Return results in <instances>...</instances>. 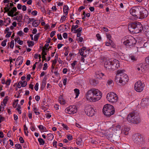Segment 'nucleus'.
I'll return each instance as SVG.
<instances>
[{
    "instance_id": "nucleus-1",
    "label": "nucleus",
    "mask_w": 149,
    "mask_h": 149,
    "mask_svg": "<svg viewBox=\"0 0 149 149\" xmlns=\"http://www.w3.org/2000/svg\"><path fill=\"white\" fill-rule=\"evenodd\" d=\"M87 100L91 102H95L100 100L102 97V92L98 89L92 88L88 90L85 94Z\"/></svg>"
},
{
    "instance_id": "nucleus-2",
    "label": "nucleus",
    "mask_w": 149,
    "mask_h": 149,
    "mask_svg": "<svg viewBox=\"0 0 149 149\" xmlns=\"http://www.w3.org/2000/svg\"><path fill=\"white\" fill-rule=\"evenodd\" d=\"M102 58L104 61V66L107 70L113 71L118 69L120 67L119 61L116 59H110L106 57H102Z\"/></svg>"
},
{
    "instance_id": "nucleus-3",
    "label": "nucleus",
    "mask_w": 149,
    "mask_h": 149,
    "mask_svg": "<svg viewBox=\"0 0 149 149\" xmlns=\"http://www.w3.org/2000/svg\"><path fill=\"white\" fill-rule=\"evenodd\" d=\"M128 80V76L123 72L122 70H118L115 77V81L117 83H119L122 85L126 83Z\"/></svg>"
},
{
    "instance_id": "nucleus-4",
    "label": "nucleus",
    "mask_w": 149,
    "mask_h": 149,
    "mask_svg": "<svg viewBox=\"0 0 149 149\" xmlns=\"http://www.w3.org/2000/svg\"><path fill=\"white\" fill-rule=\"evenodd\" d=\"M128 27L129 31L136 33H139L143 29L142 26L141 24L137 22L130 24L128 25Z\"/></svg>"
},
{
    "instance_id": "nucleus-5",
    "label": "nucleus",
    "mask_w": 149,
    "mask_h": 149,
    "mask_svg": "<svg viewBox=\"0 0 149 149\" xmlns=\"http://www.w3.org/2000/svg\"><path fill=\"white\" fill-rule=\"evenodd\" d=\"M127 120L130 123L137 124L141 122V118L139 114L132 112L129 114L127 116Z\"/></svg>"
},
{
    "instance_id": "nucleus-6",
    "label": "nucleus",
    "mask_w": 149,
    "mask_h": 149,
    "mask_svg": "<svg viewBox=\"0 0 149 149\" xmlns=\"http://www.w3.org/2000/svg\"><path fill=\"white\" fill-rule=\"evenodd\" d=\"M115 112L114 107L109 104L105 105L103 109V112L104 114L107 116L109 117L113 115Z\"/></svg>"
},
{
    "instance_id": "nucleus-7",
    "label": "nucleus",
    "mask_w": 149,
    "mask_h": 149,
    "mask_svg": "<svg viewBox=\"0 0 149 149\" xmlns=\"http://www.w3.org/2000/svg\"><path fill=\"white\" fill-rule=\"evenodd\" d=\"M136 39L133 37L130 36L123 42V44L127 48H132L136 43Z\"/></svg>"
},
{
    "instance_id": "nucleus-8",
    "label": "nucleus",
    "mask_w": 149,
    "mask_h": 149,
    "mask_svg": "<svg viewBox=\"0 0 149 149\" xmlns=\"http://www.w3.org/2000/svg\"><path fill=\"white\" fill-rule=\"evenodd\" d=\"M106 98L109 102L112 104L116 103L118 100L117 95L113 92L108 93L107 95Z\"/></svg>"
},
{
    "instance_id": "nucleus-9",
    "label": "nucleus",
    "mask_w": 149,
    "mask_h": 149,
    "mask_svg": "<svg viewBox=\"0 0 149 149\" xmlns=\"http://www.w3.org/2000/svg\"><path fill=\"white\" fill-rule=\"evenodd\" d=\"M144 86V84L141 81H138L135 84L134 89L137 92H141L143 91Z\"/></svg>"
},
{
    "instance_id": "nucleus-10",
    "label": "nucleus",
    "mask_w": 149,
    "mask_h": 149,
    "mask_svg": "<svg viewBox=\"0 0 149 149\" xmlns=\"http://www.w3.org/2000/svg\"><path fill=\"white\" fill-rule=\"evenodd\" d=\"M85 111L87 115L89 116H93L95 112L94 109L90 105L86 106L85 109Z\"/></svg>"
},
{
    "instance_id": "nucleus-11",
    "label": "nucleus",
    "mask_w": 149,
    "mask_h": 149,
    "mask_svg": "<svg viewBox=\"0 0 149 149\" xmlns=\"http://www.w3.org/2000/svg\"><path fill=\"white\" fill-rule=\"evenodd\" d=\"M133 141L135 143L140 144L143 142V138L141 135L135 134L134 135Z\"/></svg>"
},
{
    "instance_id": "nucleus-12",
    "label": "nucleus",
    "mask_w": 149,
    "mask_h": 149,
    "mask_svg": "<svg viewBox=\"0 0 149 149\" xmlns=\"http://www.w3.org/2000/svg\"><path fill=\"white\" fill-rule=\"evenodd\" d=\"M141 10L139 11L140 14L139 17L137 18L140 19H143L144 18L146 17L148 15V11L145 8H140Z\"/></svg>"
},
{
    "instance_id": "nucleus-13",
    "label": "nucleus",
    "mask_w": 149,
    "mask_h": 149,
    "mask_svg": "<svg viewBox=\"0 0 149 149\" xmlns=\"http://www.w3.org/2000/svg\"><path fill=\"white\" fill-rule=\"evenodd\" d=\"M130 13L135 17L137 18L139 16L138 13L139 12V9L136 7H133L130 10Z\"/></svg>"
},
{
    "instance_id": "nucleus-14",
    "label": "nucleus",
    "mask_w": 149,
    "mask_h": 149,
    "mask_svg": "<svg viewBox=\"0 0 149 149\" xmlns=\"http://www.w3.org/2000/svg\"><path fill=\"white\" fill-rule=\"evenodd\" d=\"M66 113H76L77 111V109L75 106H71L66 108L65 110Z\"/></svg>"
},
{
    "instance_id": "nucleus-15",
    "label": "nucleus",
    "mask_w": 149,
    "mask_h": 149,
    "mask_svg": "<svg viewBox=\"0 0 149 149\" xmlns=\"http://www.w3.org/2000/svg\"><path fill=\"white\" fill-rule=\"evenodd\" d=\"M76 143L78 146L80 147H82L84 146V143L81 138L78 137L77 139Z\"/></svg>"
},
{
    "instance_id": "nucleus-16",
    "label": "nucleus",
    "mask_w": 149,
    "mask_h": 149,
    "mask_svg": "<svg viewBox=\"0 0 149 149\" xmlns=\"http://www.w3.org/2000/svg\"><path fill=\"white\" fill-rule=\"evenodd\" d=\"M95 74L96 78L99 79H102L103 77L104 76V73L99 71L96 72Z\"/></svg>"
},
{
    "instance_id": "nucleus-17",
    "label": "nucleus",
    "mask_w": 149,
    "mask_h": 149,
    "mask_svg": "<svg viewBox=\"0 0 149 149\" xmlns=\"http://www.w3.org/2000/svg\"><path fill=\"white\" fill-rule=\"evenodd\" d=\"M17 10V8L16 7H13L12 8L9 10L8 12V15L9 16L11 17L13 16V14L15 12H16Z\"/></svg>"
},
{
    "instance_id": "nucleus-18",
    "label": "nucleus",
    "mask_w": 149,
    "mask_h": 149,
    "mask_svg": "<svg viewBox=\"0 0 149 149\" xmlns=\"http://www.w3.org/2000/svg\"><path fill=\"white\" fill-rule=\"evenodd\" d=\"M130 130V128L129 127L127 126H124L122 132L125 135H127Z\"/></svg>"
},
{
    "instance_id": "nucleus-19",
    "label": "nucleus",
    "mask_w": 149,
    "mask_h": 149,
    "mask_svg": "<svg viewBox=\"0 0 149 149\" xmlns=\"http://www.w3.org/2000/svg\"><path fill=\"white\" fill-rule=\"evenodd\" d=\"M23 58L22 56H19L17 58L16 61V63H18V65H20L22 63H23Z\"/></svg>"
},
{
    "instance_id": "nucleus-20",
    "label": "nucleus",
    "mask_w": 149,
    "mask_h": 149,
    "mask_svg": "<svg viewBox=\"0 0 149 149\" xmlns=\"http://www.w3.org/2000/svg\"><path fill=\"white\" fill-rule=\"evenodd\" d=\"M59 102L61 104L65 105L66 104V100L63 98L62 96H60L59 97Z\"/></svg>"
},
{
    "instance_id": "nucleus-21",
    "label": "nucleus",
    "mask_w": 149,
    "mask_h": 149,
    "mask_svg": "<svg viewBox=\"0 0 149 149\" xmlns=\"http://www.w3.org/2000/svg\"><path fill=\"white\" fill-rule=\"evenodd\" d=\"M68 7L67 6L64 5L63 6V12L64 14L67 15L68 13Z\"/></svg>"
},
{
    "instance_id": "nucleus-22",
    "label": "nucleus",
    "mask_w": 149,
    "mask_h": 149,
    "mask_svg": "<svg viewBox=\"0 0 149 149\" xmlns=\"http://www.w3.org/2000/svg\"><path fill=\"white\" fill-rule=\"evenodd\" d=\"M40 23V21H38V20H36L33 22L32 24V25L34 27H37L39 25Z\"/></svg>"
},
{
    "instance_id": "nucleus-23",
    "label": "nucleus",
    "mask_w": 149,
    "mask_h": 149,
    "mask_svg": "<svg viewBox=\"0 0 149 149\" xmlns=\"http://www.w3.org/2000/svg\"><path fill=\"white\" fill-rule=\"evenodd\" d=\"M40 130L41 132H46L47 131L46 128L42 125H40L38 127Z\"/></svg>"
},
{
    "instance_id": "nucleus-24",
    "label": "nucleus",
    "mask_w": 149,
    "mask_h": 149,
    "mask_svg": "<svg viewBox=\"0 0 149 149\" xmlns=\"http://www.w3.org/2000/svg\"><path fill=\"white\" fill-rule=\"evenodd\" d=\"M38 111V109L35 106H34L33 109V111L34 112L36 115H38L40 114V112Z\"/></svg>"
},
{
    "instance_id": "nucleus-25",
    "label": "nucleus",
    "mask_w": 149,
    "mask_h": 149,
    "mask_svg": "<svg viewBox=\"0 0 149 149\" xmlns=\"http://www.w3.org/2000/svg\"><path fill=\"white\" fill-rule=\"evenodd\" d=\"M47 138L48 140L51 141L54 138V136L52 134H47Z\"/></svg>"
},
{
    "instance_id": "nucleus-26",
    "label": "nucleus",
    "mask_w": 149,
    "mask_h": 149,
    "mask_svg": "<svg viewBox=\"0 0 149 149\" xmlns=\"http://www.w3.org/2000/svg\"><path fill=\"white\" fill-rule=\"evenodd\" d=\"M8 45H9V46L8 47V48L9 47L11 48V49H13V48L14 45V41L13 40H11L10 43H9Z\"/></svg>"
},
{
    "instance_id": "nucleus-27",
    "label": "nucleus",
    "mask_w": 149,
    "mask_h": 149,
    "mask_svg": "<svg viewBox=\"0 0 149 149\" xmlns=\"http://www.w3.org/2000/svg\"><path fill=\"white\" fill-rule=\"evenodd\" d=\"M38 141L39 142L40 145H43L45 142L42 138H39L38 139Z\"/></svg>"
},
{
    "instance_id": "nucleus-28",
    "label": "nucleus",
    "mask_w": 149,
    "mask_h": 149,
    "mask_svg": "<svg viewBox=\"0 0 149 149\" xmlns=\"http://www.w3.org/2000/svg\"><path fill=\"white\" fill-rule=\"evenodd\" d=\"M67 16L64 14L63 16H62L60 21V22L63 23L65 20Z\"/></svg>"
},
{
    "instance_id": "nucleus-29",
    "label": "nucleus",
    "mask_w": 149,
    "mask_h": 149,
    "mask_svg": "<svg viewBox=\"0 0 149 149\" xmlns=\"http://www.w3.org/2000/svg\"><path fill=\"white\" fill-rule=\"evenodd\" d=\"M74 91L76 95L75 98L77 97L78 96L79 94V90L78 89L75 88L74 89Z\"/></svg>"
},
{
    "instance_id": "nucleus-30",
    "label": "nucleus",
    "mask_w": 149,
    "mask_h": 149,
    "mask_svg": "<svg viewBox=\"0 0 149 149\" xmlns=\"http://www.w3.org/2000/svg\"><path fill=\"white\" fill-rule=\"evenodd\" d=\"M27 43L28 44V46L29 47H32L34 44V42L32 41H28Z\"/></svg>"
},
{
    "instance_id": "nucleus-31",
    "label": "nucleus",
    "mask_w": 149,
    "mask_h": 149,
    "mask_svg": "<svg viewBox=\"0 0 149 149\" xmlns=\"http://www.w3.org/2000/svg\"><path fill=\"white\" fill-rule=\"evenodd\" d=\"M10 7L9 6L8 4H7L6 6L4 8V9L5 11L4 12V13H6V12H7L10 10Z\"/></svg>"
},
{
    "instance_id": "nucleus-32",
    "label": "nucleus",
    "mask_w": 149,
    "mask_h": 149,
    "mask_svg": "<svg viewBox=\"0 0 149 149\" xmlns=\"http://www.w3.org/2000/svg\"><path fill=\"white\" fill-rule=\"evenodd\" d=\"M107 85L109 86H112L113 84V80H109L107 82Z\"/></svg>"
},
{
    "instance_id": "nucleus-33",
    "label": "nucleus",
    "mask_w": 149,
    "mask_h": 149,
    "mask_svg": "<svg viewBox=\"0 0 149 149\" xmlns=\"http://www.w3.org/2000/svg\"><path fill=\"white\" fill-rule=\"evenodd\" d=\"M46 84V79H44L42 80V84H41V87L42 88H44L45 87Z\"/></svg>"
},
{
    "instance_id": "nucleus-34",
    "label": "nucleus",
    "mask_w": 149,
    "mask_h": 149,
    "mask_svg": "<svg viewBox=\"0 0 149 149\" xmlns=\"http://www.w3.org/2000/svg\"><path fill=\"white\" fill-rule=\"evenodd\" d=\"M82 28L81 27H80L77 29L74 30V33H80L81 31Z\"/></svg>"
},
{
    "instance_id": "nucleus-35",
    "label": "nucleus",
    "mask_w": 149,
    "mask_h": 149,
    "mask_svg": "<svg viewBox=\"0 0 149 149\" xmlns=\"http://www.w3.org/2000/svg\"><path fill=\"white\" fill-rule=\"evenodd\" d=\"M39 36H40V34L39 33H38V34H37L35 35L34 36V40L35 41H37L38 40V38H39Z\"/></svg>"
},
{
    "instance_id": "nucleus-36",
    "label": "nucleus",
    "mask_w": 149,
    "mask_h": 149,
    "mask_svg": "<svg viewBox=\"0 0 149 149\" xmlns=\"http://www.w3.org/2000/svg\"><path fill=\"white\" fill-rule=\"evenodd\" d=\"M21 84V86L22 87H25L27 85V82L26 81H20Z\"/></svg>"
},
{
    "instance_id": "nucleus-37",
    "label": "nucleus",
    "mask_w": 149,
    "mask_h": 149,
    "mask_svg": "<svg viewBox=\"0 0 149 149\" xmlns=\"http://www.w3.org/2000/svg\"><path fill=\"white\" fill-rule=\"evenodd\" d=\"M96 81L95 79H92L90 81V83L93 86H95L97 84V83L96 82Z\"/></svg>"
},
{
    "instance_id": "nucleus-38",
    "label": "nucleus",
    "mask_w": 149,
    "mask_h": 149,
    "mask_svg": "<svg viewBox=\"0 0 149 149\" xmlns=\"http://www.w3.org/2000/svg\"><path fill=\"white\" fill-rule=\"evenodd\" d=\"M136 70L139 71V72H143L144 71L143 68L141 67H137L136 68Z\"/></svg>"
},
{
    "instance_id": "nucleus-39",
    "label": "nucleus",
    "mask_w": 149,
    "mask_h": 149,
    "mask_svg": "<svg viewBox=\"0 0 149 149\" xmlns=\"http://www.w3.org/2000/svg\"><path fill=\"white\" fill-rule=\"evenodd\" d=\"M15 147L16 149H22V147L21 145L17 143L15 145Z\"/></svg>"
},
{
    "instance_id": "nucleus-40",
    "label": "nucleus",
    "mask_w": 149,
    "mask_h": 149,
    "mask_svg": "<svg viewBox=\"0 0 149 149\" xmlns=\"http://www.w3.org/2000/svg\"><path fill=\"white\" fill-rule=\"evenodd\" d=\"M112 40H108V41L106 42L105 43V45L107 46H110L111 44V43Z\"/></svg>"
},
{
    "instance_id": "nucleus-41",
    "label": "nucleus",
    "mask_w": 149,
    "mask_h": 149,
    "mask_svg": "<svg viewBox=\"0 0 149 149\" xmlns=\"http://www.w3.org/2000/svg\"><path fill=\"white\" fill-rule=\"evenodd\" d=\"M78 27V26L77 25H72L71 26V31H72L74 29L75 30V29L77 28Z\"/></svg>"
},
{
    "instance_id": "nucleus-42",
    "label": "nucleus",
    "mask_w": 149,
    "mask_h": 149,
    "mask_svg": "<svg viewBox=\"0 0 149 149\" xmlns=\"http://www.w3.org/2000/svg\"><path fill=\"white\" fill-rule=\"evenodd\" d=\"M79 52L80 53V54L82 56H83L84 57H86V54L85 53L84 51H79Z\"/></svg>"
},
{
    "instance_id": "nucleus-43",
    "label": "nucleus",
    "mask_w": 149,
    "mask_h": 149,
    "mask_svg": "<svg viewBox=\"0 0 149 149\" xmlns=\"http://www.w3.org/2000/svg\"><path fill=\"white\" fill-rule=\"evenodd\" d=\"M62 126L63 127V129L66 130H68L69 128L66 125L62 123Z\"/></svg>"
},
{
    "instance_id": "nucleus-44",
    "label": "nucleus",
    "mask_w": 149,
    "mask_h": 149,
    "mask_svg": "<svg viewBox=\"0 0 149 149\" xmlns=\"http://www.w3.org/2000/svg\"><path fill=\"white\" fill-rule=\"evenodd\" d=\"M8 96H6L5 97V98L3 99V104L4 105V106H6V104L8 100Z\"/></svg>"
},
{
    "instance_id": "nucleus-45",
    "label": "nucleus",
    "mask_w": 149,
    "mask_h": 149,
    "mask_svg": "<svg viewBox=\"0 0 149 149\" xmlns=\"http://www.w3.org/2000/svg\"><path fill=\"white\" fill-rule=\"evenodd\" d=\"M21 109V107L19 105H18L17 106V107L16 109L18 111V113L19 114H20L21 113V110H20V109Z\"/></svg>"
},
{
    "instance_id": "nucleus-46",
    "label": "nucleus",
    "mask_w": 149,
    "mask_h": 149,
    "mask_svg": "<svg viewBox=\"0 0 149 149\" xmlns=\"http://www.w3.org/2000/svg\"><path fill=\"white\" fill-rule=\"evenodd\" d=\"M77 61H74L72 63H71L72 67L73 69L74 68L75 65L77 64Z\"/></svg>"
},
{
    "instance_id": "nucleus-47",
    "label": "nucleus",
    "mask_w": 149,
    "mask_h": 149,
    "mask_svg": "<svg viewBox=\"0 0 149 149\" xmlns=\"http://www.w3.org/2000/svg\"><path fill=\"white\" fill-rule=\"evenodd\" d=\"M7 41V40H5L3 41L1 43V45L3 47L5 46L6 45V42Z\"/></svg>"
},
{
    "instance_id": "nucleus-48",
    "label": "nucleus",
    "mask_w": 149,
    "mask_h": 149,
    "mask_svg": "<svg viewBox=\"0 0 149 149\" xmlns=\"http://www.w3.org/2000/svg\"><path fill=\"white\" fill-rule=\"evenodd\" d=\"M129 58L132 61H135L136 60V58L134 56L132 55L130 56Z\"/></svg>"
},
{
    "instance_id": "nucleus-49",
    "label": "nucleus",
    "mask_w": 149,
    "mask_h": 149,
    "mask_svg": "<svg viewBox=\"0 0 149 149\" xmlns=\"http://www.w3.org/2000/svg\"><path fill=\"white\" fill-rule=\"evenodd\" d=\"M45 47H43L42 49V55H47V53L45 52Z\"/></svg>"
},
{
    "instance_id": "nucleus-50",
    "label": "nucleus",
    "mask_w": 149,
    "mask_h": 149,
    "mask_svg": "<svg viewBox=\"0 0 149 149\" xmlns=\"http://www.w3.org/2000/svg\"><path fill=\"white\" fill-rule=\"evenodd\" d=\"M38 86L39 84L38 83H37L34 86V89L36 91H37L38 89Z\"/></svg>"
},
{
    "instance_id": "nucleus-51",
    "label": "nucleus",
    "mask_w": 149,
    "mask_h": 149,
    "mask_svg": "<svg viewBox=\"0 0 149 149\" xmlns=\"http://www.w3.org/2000/svg\"><path fill=\"white\" fill-rule=\"evenodd\" d=\"M67 137L69 140H71L72 139V137L70 134H68L67 135Z\"/></svg>"
},
{
    "instance_id": "nucleus-52",
    "label": "nucleus",
    "mask_w": 149,
    "mask_h": 149,
    "mask_svg": "<svg viewBox=\"0 0 149 149\" xmlns=\"http://www.w3.org/2000/svg\"><path fill=\"white\" fill-rule=\"evenodd\" d=\"M47 63H45L44 65L43 70H46L47 68Z\"/></svg>"
},
{
    "instance_id": "nucleus-53",
    "label": "nucleus",
    "mask_w": 149,
    "mask_h": 149,
    "mask_svg": "<svg viewBox=\"0 0 149 149\" xmlns=\"http://www.w3.org/2000/svg\"><path fill=\"white\" fill-rule=\"evenodd\" d=\"M23 33L22 31H19L17 33V34L20 36H23Z\"/></svg>"
},
{
    "instance_id": "nucleus-54",
    "label": "nucleus",
    "mask_w": 149,
    "mask_h": 149,
    "mask_svg": "<svg viewBox=\"0 0 149 149\" xmlns=\"http://www.w3.org/2000/svg\"><path fill=\"white\" fill-rule=\"evenodd\" d=\"M116 131H118L120 130L121 127L119 125H118L116 126Z\"/></svg>"
},
{
    "instance_id": "nucleus-55",
    "label": "nucleus",
    "mask_w": 149,
    "mask_h": 149,
    "mask_svg": "<svg viewBox=\"0 0 149 149\" xmlns=\"http://www.w3.org/2000/svg\"><path fill=\"white\" fill-rule=\"evenodd\" d=\"M96 36L98 40L100 41L101 40V38L100 35L99 34H97L96 35Z\"/></svg>"
},
{
    "instance_id": "nucleus-56",
    "label": "nucleus",
    "mask_w": 149,
    "mask_h": 149,
    "mask_svg": "<svg viewBox=\"0 0 149 149\" xmlns=\"http://www.w3.org/2000/svg\"><path fill=\"white\" fill-rule=\"evenodd\" d=\"M32 113L31 112L29 111L28 114V116L30 119H31L32 118Z\"/></svg>"
},
{
    "instance_id": "nucleus-57",
    "label": "nucleus",
    "mask_w": 149,
    "mask_h": 149,
    "mask_svg": "<svg viewBox=\"0 0 149 149\" xmlns=\"http://www.w3.org/2000/svg\"><path fill=\"white\" fill-rule=\"evenodd\" d=\"M11 80L10 79H8L6 81L5 84L8 85L9 86Z\"/></svg>"
},
{
    "instance_id": "nucleus-58",
    "label": "nucleus",
    "mask_w": 149,
    "mask_h": 149,
    "mask_svg": "<svg viewBox=\"0 0 149 149\" xmlns=\"http://www.w3.org/2000/svg\"><path fill=\"white\" fill-rule=\"evenodd\" d=\"M56 31H52L50 34V36L52 38L55 35Z\"/></svg>"
},
{
    "instance_id": "nucleus-59",
    "label": "nucleus",
    "mask_w": 149,
    "mask_h": 149,
    "mask_svg": "<svg viewBox=\"0 0 149 149\" xmlns=\"http://www.w3.org/2000/svg\"><path fill=\"white\" fill-rule=\"evenodd\" d=\"M57 36L58 39L60 40H62V37L61 34H58L57 35Z\"/></svg>"
},
{
    "instance_id": "nucleus-60",
    "label": "nucleus",
    "mask_w": 149,
    "mask_h": 149,
    "mask_svg": "<svg viewBox=\"0 0 149 149\" xmlns=\"http://www.w3.org/2000/svg\"><path fill=\"white\" fill-rule=\"evenodd\" d=\"M38 12L36 10L33 11L31 13V14L35 16L37 14Z\"/></svg>"
},
{
    "instance_id": "nucleus-61",
    "label": "nucleus",
    "mask_w": 149,
    "mask_h": 149,
    "mask_svg": "<svg viewBox=\"0 0 149 149\" xmlns=\"http://www.w3.org/2000/svg\"><path fill=\"white\" fill-rule=\"evenodd\" d=\"M63 36L64 38L66 39L67 38L68 34L66 33H64L63 34Z\"/></svg>"
},
{
    "instance_id": "nucleus-62",
    "label": "nucleus",
    "mask_w": 149,
    "mask_h": 149,
    "mask_svg": "<svg viewBox=\"0 0 149 149\" xmlns=\"http://www.w3.org/2000/svg\"><path fill=\"white\" fill-rule=\"evenodd\" d=\"M107 37V38L109 40H111V35L109 33H107L106 34Z\"/></svg>"
},
{
    "instance_id": "nucleus-63",
    "label": "nucleus",
    "mask_w": 149,
    "mask_h": 149,
    "mask_svg": "<svg viewBox=\"0 0 149 149\" xmlns=\"http://www.w3.org/2000/svg\"><path fill=\"white\" fill-rule=\"evenodd\" d=\"M147 99L146 98H144L141 101V103L142 104H145L146 103V100Z\"/></svg>"
},
{
    "instance_id": "nucleus-64",
    "label": "nucleus",
    "mask_w": 149,
    "mask_h": 149,
    "mask_svg": "<svg viewBox=\"0 0 149 149\" xmlns=\"http://www.w3.org/2000/svg\"><path fill=\"white\" fill-rule=\"evenodd\" d=\"M145 60L146 63L149 65V56L146 57Z\"/></svg>"
}]
</instances>
